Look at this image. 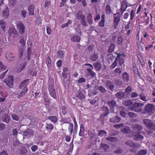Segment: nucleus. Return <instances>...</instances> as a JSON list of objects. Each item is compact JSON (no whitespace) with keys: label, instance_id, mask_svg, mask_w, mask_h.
<instances>
[{"label":"nucleus","instance_id":"obj_1","mask_svg":"<svg viewBox=\"0 0 155 155\" xmlns=\"http://www.w3.org/2000/svg\"><path fill=\"white\" fill-rule=\"evenodd\" d=\"M117 56L115 58L114 62L110 65V68L111 69H114L117 65V64L120 66H121L124 63V60L121 57V56L123 55V54H117Z\"/></svg>","mask_w":155,"mask_h":155},{"label":"nucleus","instance_id":"obj_16","mask_svg":"<svg viewBox=\"0 0 155 155\" xmlns=\"http://www.w3.org/2000/svg\"><path fill=\"white\" fill-rule=\"evenodd\" d=\"M43 99L45 105V106L48 105L50 103V100L47 94L45 93H44Z\"/></svg>","mask_w":155,"mask_h":155},{"label":"nucleus","instance_id":"obj_49","mask_svg":"<svg viewBox=\"0 0 155 155\" xmlns=\"http://www.w3.org/2000/svg\"><path fill=\"white\" fill-rule=\"evenodd\" d=\"M46 128L47 130H52L53 128V126L52 124L46 123Z\"/></svg>","mask_w":155,"mask_h":155},{"label":"nucleus","instance_id":"obj_18","mask_svg":"<svg viewBox=\"0 0 155 155\" xmlns=\"http://www.w3.org/2000/svg\"><path fill=\"white\" fill-rule=\"evenodd\" d=\"M143 137L140 134V133H138L135 135L134 137V139L136 141L140 140L143 139Z\"/></svg>","mask_w":155,"mask_h":155},{"label":"nucleus","instance_id":"obj_50","mask_svg":"<svg viewBox=\"0 0 155 155\" xmlns=\"http://www.w3.org/2000/svg\"><path fill=\"white\" fill-rule=\"evenodd\" d=\"M115 74L116 75H119L121 73V71L120 68H116L114 71Z\"/></svg>","mask_w":155,"mask_h":155},{"label":"nucleus","instance_id":"obj_51","mask_svg":"<svg viewBox=\"0 0 155 155\" xmlns=\"http://www.w3.org/2000/svg\"><path fill=\"white\" fill-rule=\"evenodd\" d=\"M72 23V21L70 20H69L68 22L66 23L63 24L62 25L61 27L62 28H64L65 27H67L70 24H71Z\"/></svg>","mask_w":155,"mask_h":155},{"label":"nucleus","instance_id":"obj_20","mask_svg":"<svg viewBox=\"0 0 155 155\" xmlns=\"http://www.w3.org/2000/svg\"><path fill=\"white\" fill-rule=\"evenodd\" d=\"M34 5H31L28 8V11L29 12V15H34Z\"/></svg>","mask_w":155,"mask_h":155},{"label":"nucleus","instance_id":"obj_34","mask_svg":"<svg viewBox=\"0 0 155 155\" xmlns=\"http://www.w3.org/2000/svg\"><path fill=\"white\" fill-rule=\"evenodd\" d=\"M100 146L105 151H107L109 148L108 145L105 144H101L100 145Z\"/></svg>","mask_w":155,"mask_h":155},{"label":"nucleus","instance_id":"obj_26","mask_svg":"<svg viewBox=\"0 0 155 155\" xmlns=\"http://www.w3.org/2000/svg\"><path fill=\"white\" fill-rule=\"evenodd\" d=\"M84 126L81 124L80 126V131L79 134V136L81 137L83 136L84 135Z\"/></svg>","mask_w":155,"mask_h":155},{"label":"nucleus","instance_id":"obj_33","mask_svg":"<svg viewBox=\"0 0 155 155\" xmlns=\"http://www.w3.org/2000/svg\"><path fill=\"white\" fill-rule=\"evenodd\" d=\"M94 65L95 68L97 70H100L101 69V65L98 62L94 63Z\"/></svg>","mask_w":155,"mask_h":155},{"label":"nucleus","instance_id":"obj_7","mask_svg":"<svg viewBox=\"0 0 155 155\" xmlns=\"http://www.w3.org/2000/svg\"><path fill=\"white\" fill-rule=\"evenodd\" d=\"M48 89L51 96L53 98L56 99V95L54 86L52 85H49Z\"/></svg>","mask_w":155,"mask_h":155},{"label":"nucleus","instance_id":"obj_56","mask_svg":"<svg viewBox=\"0 0 155 155\" xmlns=\"http://www.w3.org/2000/svg\"><path fill=\"white\" fill-rule=\"evenodd\" d=\"M12 117L13 120L18 121L19 119V118L18 116L15 114H12Z\"/></svg>","mask_w":155,"mask_h":155},{"label":"nucleus","instance_id":"obj_8","mask_svg":"<svg viewBox=\"0 0 155 155\" xmlns=\"http://www.w3.org/2000/svg\"><path fill=\"white\" fill-rule=\"evenodd\" d=\"M5 57L9 62L13 61L15 59L14 54L10 52H7L5 54Z\"/></svg>","mask_w":155,"mask_h":155},{"label":"nucleus","instance_id":"obj_11","mask_svg":"<svg viewBox=\"0 0 155 155\" xmlns=\"http://www.w3.org/2000/svg\"><path fill=\"white\" fill-rule=\"evenodd\" d=\"M79 31L78 32V34H80L79 35H74L72 36L71 38V40L73 41L78 42L80 40V38L79 35H81V31L79 30Z\"/></svg>","mask_w":155,"mask_h":155},{"label":"nucleus","instance_id":"obj_27","mask_svg":"<svg viewBox=\"0 0 155 155\" xmlns=\"http://www.w3.org/2000/svg\"><path fill=\"white\" fill-rule=\"evenodd\" d=\"M48 119L54 123L58 121V118L55 116L48 117Z\"/></svg>","mask_w":155,"mask_h":155},{"label":"nucleus","instance_id":"obj_38","mask_svg":"<svg viewBox=\"0 0 155 155\" xmlns=\"http://www.w3.org/2000/svg\"><path fill=\"white\" fill-rule=\"evenodd\" d=\"M0 102H3L4 101L5 99V98L6 96L5 95H4L3 94V93L2 92H0Z\"/></svg>","mask_w":155,"mask_h":155},{"label":"nucleus","instance_id":"obj_5","mask_svg":"<svg viewBox=\"0 0 155 155\" xmlns=\"http://www.w3.org/2000/svg\"><path fill=\"white\" fill-rule=\"evenodd\" d=\"M144 104L137 102H135L133 104L134 108L132 109L131 110H134L136 112H140L141 111V107L143 106Z\"/></svg>","mask_w":155,"mask_h":155},{"label":"nucleus","instance_id":"obj_10","mask_svg":"<svg viewBox=\"0 0 155 155\" xmlns=\"http://www.w3.org/2000/svg\"><path fill=\"white\" fill-rule=\"evenodd\" d=\"M9 34L10 36L12 37H16L18 35V34L16 29L12 28H9Z\"/></svg>","mask_w":155,"mask_h":155},{"label":"nucleus","instance_id":"obj_57","mask_svg":"<svg viewBox=\"0 0 155 155\" xmlns=\"http://www.w3.org/2000/svg\"><path fill=\"white\" fill-rule=\"evenodd\" d=\"M28 51V60L29 59V56H30L32 52V48L31 47H29L28 48L27 50Z\"/></svg>","mask_w":155,"mask_h":155},{"label":"nucleus","instance_id":"obj_31","mask_svg":"<svg viewBox=\"0 0 155 155\" xmlns=\"http://www.w3.org/2000/svg\"><path fill=\"white\" fill-rule=\"evenodd\" d=\"M26 41V39H25L23 37L21 36L20 37L19 42L22 46H24L25 44Z\"/></svg>","mask_w":155,"mask_h":155},{"label":"nucleus","instance_id":"obj_52","mask_svg":"<svg viewBox=\"0 0 155 155\" xmlns=\"http://www.w3.org/2000/svg\"><path fill=\"white\" fill-rule=\"evenodd\" d=\"M6 68V66L3 65L2 63L0 61V71H3L5 70Z\"/></svg>","mask_w":155,"mask_h":155},{"label":"nucleus","instance_id":"obj_9","mask_svg":"<svg viewBox=\"0 0 155 155\" xmlns=\"http://www.w3.org/2000/svg\"><path fill=\"white\" fill-rule=\"evenodd\" d=\"M121 131L124 133L126 134L128 137H131L132 136V133L128 126H126L123 129H121Z\"/></svg>","mask_w":155,"mask_h":155},{"label":"nucleus","instance_id":"obj_53","mask_svg":"<svg viewBox=\"0 0 155 155\" xmlns=\"http://www.w3.org/2000/svg\"><path fill=\"white\" fill-rule=\"evenodd\" d=\"M98 134L101 137H103L107 134V132L104 130H102L99 132Z\"/></svg>","mask_w":155,"mask_h":155},{"label":"nucleus","instance_id":"obj_48","mask_svg":"<svg viewBox=\"0 0 155 155\" xmlns=\"http://www.w3.org/2000/svg\"><path fill=\"white\" fill-rule=\"evenodd\" d=\"M76 96L81 100H82L84 98V96L83 94L79 91L78 92V94H77Z\"/></svg>","mask_w":155,"mask_h":155},{"label":"nucleus","instance_id":"obj_14","mask_svg":"<svg viewBox=\"0 0 155 155\" xmlns=\"http://www.w3.org/2000/svg\"><path fill=\"white\" fill-rule=\"evenodd\" d=\"M106 86L107 89L111 91L113 90L114 87L113 83L110 81H108L106 82Z\"/></svg>","mask_w":155,"mask_h":155},{"label":"nucleus","instance_id":"obj_37","mask_svg":"<svg viewBox=\"0 0 155 155\" xmlns=\"http://www.w3.org/2000/svg\"><path fill=\"white\" fill-rule=\"evenodd\" d=\"M106 12L107 14H109L112 12L110 6L109 5H106L105 7Z\"/></svg>","mask_w":155,"mask_h":155},{"label":"nucleus","instance_id":"obj_61","mask_svg":"<svg viewBox=\"0 0 155 155\" xmlns=\"http://www.w3.org/2000/svg\"><path fill=\"white\" fill-rule=\"evenodd\" d=\"M61 110L63 114L64 115L66 113L67 111L66 110V107L65 106H62Z\"/></svg>","mask_w":155,"mask_h":155},{"label":"nucleus","instance_id":"obj_15","mask_svg":"<svg viewBox=\"0 0 155 155\" xmlns=\"http://www.w3.org/2000/svg\"><path fill=\"white\" fill-rule=\"evenodd\" d=\"M121 118L117 116H116L114 117H112L109 120L110 122L113 123H118L119 122Z\"/></svg>","mask_w":155,"mask_h":155},{"label":"nucleus","instance_id":"obj_4","mask_svg":"<svg viewBox=\"0 0 155 155\" xmlns=\"http://www.w3.org/2000/svg\"><path fill=\"white\" fill-rule=\"evenodd\" d=\"M14 80L13 77L12 76H9L6 78L4 81L7 86L10 88H12L13 85V81Z\"/></svg>","mask_w":155,"mask_h":155},{"label":"nucleus","instance_id":"obj_54","mask_svg":"<svg viewBox=\"0 0 155 155\" xmlns=\"http://www.w3.org/2000/svg\"><path fill=\"white\" fill-rule=\"evenodd\" d=\"M46 63L48 67L50 66L51 64V61L49 57H48L46 59Z\"/></svg>","mask_w":155,"mask_h":155},{"label":"nucleus","instance_id":"obj_40","mask_svg":"<svg viewBox=\"0 0 155 155\" xmlns=\"http://www.w3.org/2000/svg\"><path fill=\"white\" fill-rule=\"evenodd\" d=\"M117 42L119 45L120 46H122L123 42V38H122L121 37H118L117 38Z\"/></svg>","mask_w":155,"mask_h":155},{"label":"nucleus","instance_id":"obj_30","mask_svg":"<svg viewBox=\"0 0 155 155\" xmlns=\"http://www.w3.org/2000/svg\"><path fill=\"white\" fill-rule=\"evenodd\" d=\"M0 25L4 31L6 27L5 22L3 20H1L0 21Z\"/></svg>","mask_w":155,"mask_h":155},{"label":"nucleus","instance_id":"obj_62","mask_svg":"<svg viewBox=\"0 0 155 155\" xmlns=\"http://www.w3.org/2000/svg\"><path fill=\"white\" fill-rule=\"evenodd\" d=\"M128 115L129 117L132 118L135 117L136 116L135 113L131 112L128 113Z\"/></svg>","mask_w":155,"mask_h":155},{"label":"nucleus","instance_id":"obj_63","mask_svg":"<svg viewBox=\"0 0 155 155\" xmlns=\"http://www.w3.org/2000/svg\"><path fill=\"white\" fill-rule=\"evenodd\" d=\"M78 83H81L85 82V80L84 78H81L78 80Z\"/></svg>","mask_w":155,"mask_h":155},{"label":"nucleus","instance_id":"obj_55","mask_svg":"<svg viewBox=\"0 0 155 155\" xmlns=\"http://www.w3.org/2000/svg\"><path fill=\"white\" fill-rule=\"evenodd\" d=\"M27 13V11L25 10H22L21 11V15L24 18L26 17Z\"/></svg>","mask_w":155,"mask_h":155},{"label":"nucleus","instance_id":"obj_6","mask_svg":"<svg viewBox=\"0 0 155 155\" xmlns=\"http://www.w3.org/2000/svg\"><path fill=\"white\" fill-rule=\"evenodd\" d=\"M146 127L149 129L155 130V124L152 123L151 120L146 119Z\"/></svg>","mask_w":155,"mask_h":155},{"label":"nucleus","instance_id":"obj_13","mask_svg":"<svg viewBox=\"0 0 155 155\" xmlns=\"http://www.w3.org/2000/svg\"><path fill=\"white\" fill-rule=\"evenodd\" d=\"M9 14V12L7 6H6L5 8L2 12V15L4 18H6L8 17Z\"/></svg>","mask_w":155,"mask_h":155},{"label":"nucleus","instance_id":"obj_23","mask_svg":"<svg viewBox=\"0 0 155 155\" xmlns=\"http://www.w3.org/2000/svg\"><path fill=\"white\" fill-rule=\"evenodd\" d=\"M125 144L126 145L130 147H135L136 145L133 141L131 140H128L127 141Z\"/></svg>","mask_w":155,"mask_h":155},{"label":"nucleus","instance_id":"obj_44","mask_svg":"<svg viewBox=\"0 0 155 155\" xmlns=\"http://www.w3.org/2000/svg\"><path fill=\"white\" fill-rule=\"evenodd\" d=\"M73 128V124H70L68 127V131L70 132V135L72 133Z\"/></svg>","mask_w":155,"mask_h":155},{"label":"nucleus","instance_id":"obj_58","mask_svg":"<svg viewBox=\"0 0 155 155\" xmlns=\"http://www.w3.org/2000/svg\"><path fill=\"white\" fill-rule=\"evenodd\" d=\"M105 20H101L100 21L99 25L101 27H103L104 26Z\"/></svg>","mask_w":155,"mask_h":155},{"label":"nucleus","instance_id":"obj_12","mask_svg":"<svg viewBox=\"0 0 155 155\" xmlns=\"http://www.w3.org/2000/svg\"><path fill=\"white\" fill-rule=\"evenodd\" d=\"M120 21V18L119 16L115 15L114 21V28L116 29L117 28Z\"/></svg>","mask_w":155,"mask_h":155},{"label":"nucleus","instance_id":"obj_46","mask_svg":"<svg viewBox=\"0 0 155 155\" xmlns=\"http://www.w3.org/2000/svg\"><path fill=\"white\" fill-rule=\"evenodd\" d=\"M115 45L114 44H111L110 45L108 51L110 53H111L114 50Z\"/></svg>","mask_w":155,"mask_h":155},{"label":"nucleus","instance_id":"obj_39","mask_svg":"<svg viewBox=\"0 0 155 155\" xmlns=\"http://www.w3.org/2000/svg\"><path fill=\"white\" fill-rule=\"evenodd\" d=\"M98 58V55L96 54H93L91 56V59L93 61H96Z\"/></svg>","mask_w":155,"mask_h":155},{"label":"nucleus","instance_id":"obj_41","mask_svg":"<svg viewBox=\"0 0 155 155\" xmlns=\"http://www.w3.org/2000/svg\"><path fill=\"white\" fill-rule=\"evenodd\" d=\"M106 140L111 142H116L117 140V138L114 137H109L106 138Z\"/></svg>","mask_w":155,"mask_h":155},{"label":"nucleus","instance_id":"obj_35","mask_svg":"<svg viewBox=\"0 0 155 155\" xmlns=\"http://www.w3.org/2000/svg\"><path fill=\"white\" fill-rule=\"evenodd\" d=\"M27 81L26 80L23 81L19 86V87L21 89L23 87H26L27 85Z\"/></svg>","mask_w":155,"mask_h":155},{"label":"nucleus","instance_id":"obj_2","mask_svg":"<svg viewBox=\"0 0 155 155\" xmlns=\"http://www.w3.org/2000/svg\"><path fill=\"white\" fill-rule=\"evenodd\" d=\"M155 111V107L152 104L148 103L146 105V113L149 115L152 114Z\"/></svg>","mask_w":155,"mask_h":155},{"label":"nucleus","instance_id":"obj_28","mask_svg":"<svg viewBox=\"0 0 155 155\" xmlns=\"http://www.w3.org/2000/svg\"><path fill=\"white\" fill-rule=\"evenodd\" d=\"M85 16H81L80 17H78V19H81V24L82 25L84 26H87V25L86 22L85 21Z\"/></svg>","mask_w":155,"mask_h":155},{"label":"nucleus","instance_id":"obj_19","mask_svg":"<svg viewBox=\"0 0 155 155\" xmlns=\"http://www.w3.org/2000/svg\"><path fill=\"white\" fill-rule=\"evenodd\" d=\"M133 129L134 130H140L143 129V127L139 124H133L132 125Z\"/></svg>","mask_w":155,"mask_h":155},{"label":"nucleus","instance_id":"obj_43","mask_svg":"<svg viewBox=\"0 0 155 155\" xmlns=\"http://www.w3.org/2000/svg\"><path fill=\"white\" fill-rule=\"evenodd\" d=\"M58 56L60 58H62L64 57V52L61 50H59L58 52Z\"/></svg>","mask_w":155,"mask_h":155},{"label":"nucleus","instance_id":"obj_29","mask_svg":"<svg viewBox=\"0 0 155 155\" xmlns=\"http://www.w3.org/2000/svg\"><path fill=\"white\" fill-rule=\"evenodd\" d=\"M6 41V38L4 37H2L0 39V47L5 45Z\"/></svg>","mask_w":155,"mask_h":155},{"label":"nucleus","instance_id":"obj_24","mask_svg":"<svg viewBox=\"0 0 155 155\" xmlns=\"http://www.w3.org/2000/svg\"><path fill=\"white\" fill-rule=\"evenodd\" d=\"M103 109L105 110V112L102 114L101 116V118L103 120L104 117L106 116L108 113L109 110L107 107H104Z\"/></svg>","mask_w":155,"mask_h":155},{"label":"nucleus","instance_id":"obj_22","mask_svg":"<svg viewBox=\"0 0 155 155\" xmlns=\"http://www.w3.org/2000/svg\"><path fill=\"white\" fill-rule=\"evenodd\" d=\"M108 104L110 107V109L112 111H114V107L115 105L116 102L114 100H112L111 101L108 102Z\"/></svg>","mask_w":155,"mask_h":155},{"label":"nucleus","instance_id":"obj_42","mask_svg":"<svg viewBox=\"0 0 155 155\" xmlns=\"http://www.w3.org/2000/svg\"><path fill=\"white\" fill-rule=\"evenodd\" d=\"M132 101L130 100H128L124 101V104L126 106H129L132 104Z\"/></svg>","mask_w":155,"mask_h":155},{"label":"nucleus","instance_id":"obj_64","mask_svg":"<svg viewBox=\"0 0 155 155\" xmlns=\"http://www.w3.org/2000/svg\"><path fill=\"white\" fill-rule=\"evenodd\" d=\"M145 154V150H144L140 151L137 155H144Z\"/></svg>","mask_w":155,"mask_h":155},{"label":"nucleus","instance_id":"obj_47","mask_svg":"<svg viewBox=\"0 0 155 155\" xmlns=\"http://www.w3.org/2000/svg\"><path fill=\"white\" fill-rule=\"evenodd\" d=\"M87 17L88 19L87 22L90 24H91L92 23V15L91 14L89 13L88 14Z\"/></svg>","mask_w":155,"mask_h":155},{"label":"nucleus","instance_id":"obj_17","mask_svg":"<svg viewBox=\"0 0 155 155\" xmlns=\"http://www.w3.org/2000/svg\"><path fill=\"white\" fill-rule=\"evenodd\" d=\"M24 134L25 136L30 137L33 135V131L30 129H28L25 131Z\"/></svg>","mask_w":155,"mask_h":155},{"label":"nucleus","instance_id":"obj_45","mask_svg":"<svg viewBox=\"0 0 155 155\" xmlns=\"http://www.w3.org/2000/svg\"><path fill=\"white\" fill-rule=\"evenodd\" d=\"M97 89L98 90L102 93H105L107 91V90L105 88L102 86H99Z\"/></svg>","mask_w":155,"mask_h":155},{"label":"nucleus","instance_id":"obj_3","mask_svg":"<svg viewBox=\"0 0 155 155\" xmlns=\"http://www.w3.org/2000/svg\"><path fill=\"white\" fill-rule=\"evenodd\" d=\"M16 28L19 33L23 35L25 32V27L22 22L20 21L16 24Z\"/></svg>","mask_w":155,"mask_h":155},{"label":"nucleus","instance_id":"obj_60","mask_svg":"<svg viewBox=\"0 0 155 155\" xmlns=\"http://www.w3.org/2000/svg\"><path fill=\"white\" fill-rule=\"evenodd\" d=\"M38 146L36 145H34L32 146L31 147V150L32 151L34 152L36 151V150L38 149Z\"/></svg>","mask_w":155,"mask_h":155},{"label":"nucleus","instance_id":"obj_59","mask_svg":"<svg viewBox=\"0 0 155 155\" xmlns=\"http://www.w3.org/2000/svg\"><path fill=\"white\" fill-rule=\"evenodd\" d=\"M70 83V81L67 80V81H64V86L65 88H67L68 87Z\"/></svg>","mask_w":155,"mask_h":155},{"label":"nucleus","instance_id":"obj_36","mask_svg":"<svg viewBox=\"0 0 155 155\" xmlns=\"http://www.w3.org/2000/svg\"><path fill=\"white\" fill-rule=\"evenodd\" d=\"M116 97L119 99H122L124 97V93L122 92H119L116 94Z\"/></svg>","mask_w":155,"mask_h":155},{"label":"nucleus","instance_id":"obj_32","mask_svg":"<svg viewBox=\"0 0 155 155\" xmlns=\"http://www.w3.org/2000/svg\"><path fill=\"white\" fill-rule=\"evenodd\" d=\"M25 65V63L22 64L20 65H19L18 68V72H20L24 68Z\"/></svg>","mask_w":155,"mask_h":155},{"label":"nucleus","instance_id":"obj_25","mask_svg":"<svg viewBox=\"0 0 155 155\" xmlns=\"http://www.w3.org/2000/svg\"><path fill=\"white\" fill-rule=\"evenodd\" d=\"M2 120L3 121L8 123L9 121L8 116L7 114H5L2 117Z\"/></svg>","mask_w":155,"mask_h":155},{"label":"nucleus","instance_id":"obj_21","mask_svg":"<svg viewBox=\"0 0 155 155\" xmlns=\"http://www.w3.org/2000/svg\"><path fill=\"white\" fill-rule=\"evenodd\" d=\"M123 79L126 82H128L129 80V75L126 72H124L122 74Z\"/></svg>","mask_w":155,"mask_h":155}]
</instances>
